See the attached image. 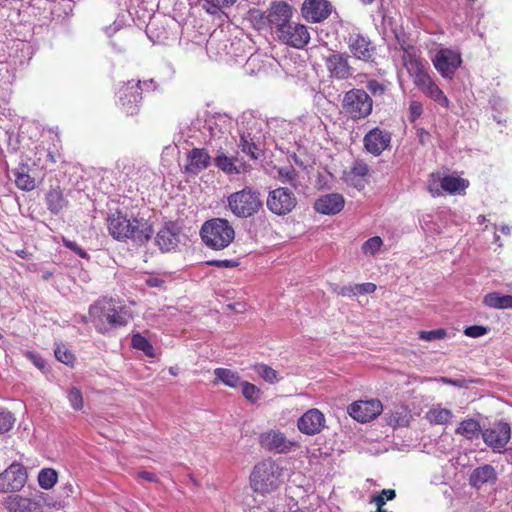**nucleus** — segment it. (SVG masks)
Returning a JSON list of instances; mask_svg holds the SVG:
<instances>
[{"label":"nucleus","instance_id":"1","mask_svg":"<svg viewBox=\"0 0 512 512\" xmlns=\"http://www.w3.org/2000/svg\"><path fill=\"white\" fill-rule=\"evenodd\" d=\"M403 65L409 75L413 78V83L427 97L437 102L440 106L447 108L449 100L430 77L423 60L416 54L413 47L404 49Z\"/></svg>","mask_w":512,"mask_h":512},{"label":"nucleus","instance_id":"2","mask_svg":"<svg viewBox=\"0 0 512 512\" xmlns=\"http://www.w3.org/2000/svg\"><path fill=\"white\" fill-rule=\"evenodd\" d=\"M109 233L114 239H132L138 243L147 242L153 235L152 226L144 219H130L123 212L116 210L107 218Z\"/></svg>","mask_w":512,"mask_h":512},{"label":"nucleus","instance_id":"3","mask_svg":"<svg viewBox=\"0 0 512 512\" xmlns=\"http://www.w3.org/2000/svg\"><path fill=\"white\" fill-rule=\"evenodd\" d=\"M283 468L271 459H263L258 462L250 475L252 490L262 496L276 491L282 484Z\"/></svg>","mask_w":512,"mask_h":512},{"label":"nucleus","instance_id":"4","mask_svg":"<svg viewBox=\"0 0 512 512\" xmlns=\"http://www.w3.org/2000/svg\"><path fill=\"white\" fill-rule=\"evenodd\" d=\"M200 235L207 247L222 250L232 243L235 231L228 220L213 218L202 225Z\"/></svg>","mask_w":512,"mask_h":512},{"label":"nucleus","instance_id":"5","mask_svg":"<svg viewBox=\"0 0 512 512\" xmlns=\"http://www.w3.org/2000/svg\"><path fill=\"white\" fill-rule=\"evenodd\" d=\"M262 206L261 193L248 186L227 197V207L237 218L252 217L261 210Z\"/></svg>","mask_w":512,"mask_h":512},{"label":"nucleus","instance_id":"6","mask_svg":"<svg viewBox=\"0 0 512 512\" xmlns=\"http://www.w3.org/2000/svg\"><path fill=\"white\" fill-rule=\"evenodd\" d=\"M341 107L348 119L358 122L371 115L373 99L365 90L353 88L344 93Z\"/></svg>","mask_w":512,"mask_h":512},{"label":"nucleus","instance_id":"7","mask_svg":"<svg viewBox=\"0 0 512 512\" xmlns=\"http://www.w3.org/2000/svg\"><path fill=\"white\" fill-rule=\"evenodd\" d=\"M468 186V180L455 175H442L440 172L431 173L427 182V190L433 197L442 196L444 192L461 194Z\"/></svg>","mask_w":512,"mask_h":512},{"label":"nucleus","instance_id":"8","mask_svg":"<svg viewBox=\"0 0 512 512\" xmlns=\"http://www.w3.org/2000/svg\"><path fill=\"white\" fill-rule=\"evenodd\" d=\"M293 14L292 7L284 1L272 2L265 13H258L259 20H256L257 29L270 28L276 30L291 21Z\"/></svg>","mask_w":512,"mask_h":512},{"label":"nucleus","instance_id":"9","mask_svg":"<svg viewBox=\"0 0 512 512\" xmlns=\"http://www.w3.org/2000/svg\"><path fill=\"white\" fill-rule=\"evenodd\" d=\"M142 82L128 81L121 85L118 89V106L126 116H134L138 114L139 104L142 100Z\"/></svg>","mask_w":512,"mask_h":512},{"label":"nucleus","instance_id":"10","mask_svg":"<svg viewBox=\"0 0 512 512\" xmlns=\"http://www.w3.org/2000/svg\"><path fill=\"white\" fill-rule=\"evenodd\" d=\"M278 40L295 49H303L310 41L308 28L301 23L290 21L276 30Z\"/></svg>","mask_w":512,"mask_h":512},{"label":"nucleus","instance_id":"11","mask_svg":"<svg viewBox=\"0 0 512 512\" xmlns=\"http://www.w3.org/2000/svg\"><path fill=\"white\" fill-rule=\"evenodd\" d=\"M266 204L268 209L276 215H286L297 205V198L293 191L279 187L269 192Z\"/></svg>","mask_w":512,"mask_h":512},{"label":"nucleus","instance_id":"12","mask_svg":"<svg viewBox=\"0 0 512 512\" xmlns=\"http://www.w3.org/2000/svg\"><path fill=\"white\" fill-rule=\"evenodd\" d=\"M260 446L273 453L287 454L299 447V443L288 439L280 430H269L259 436Z\"/></svg>","mask_w":512,"mask_h":512},{"label":"nucleus","instance_id":"13","mask_svg":"<svg viewBox=\"0 0 512 512\" xmlns=\"http://www.w3.org/2000/svg\"><path fill=\"white\" fill-rule=\"evenodd\" d=\"M484 443L494 452H502L511 438V428L507 422L498 421L482 431Z\"/></svg>","mask_w":512,"mask_h":512},{"label":"nucleus","instance_id":"14","mask_svg":"<svg viewBox=\"0 0 512 512\" xmlns=\"http://www.w3.org/2000/svg\"><path fill=\"white\" fill-rule=\"evenodd\" d=\"M347 411L360 423H367L377 418L383 411V405L378 399L359 400L351 403Z\"/></svg>","mask_w":512,"mask_h":512},{"label":"nucleus","instance_id":"15","mask_svg":"<svg viewBox=\"0 0 512 512\" xmlns=\"http://www.w3.org/2000/svg\"><path fill=\"white\" fill-rule=\"evenodd\" d=\"M324 63L331 79L347 80L353 74V67L349 63V55L345 52H333L325 57Z\"/></svg>","mask_w":512,"mask_h":512},{"label":"nucleus","instance_id":"16","mask_svg":"<svg viewBox=\"0 0 512 512\" xmlns=\"http://www.w3.org/2000/svg\"><path fill=\"white\" fill-rule=\"evenodd\" d=\"M392 134L388 130L374 127L363 138L364 149L373 156H380L391 146Z\"/></svg>","mask_w":512,"mask_h":512},{"label":"nucleus","instance_id":"17","mask_svg":"<svg viewBox=\"0 0 512 512\" xmlns=\"http://www.w3.org/2000/svg\"><path fill=\"white\" fill-rule=\"evenodd\" d=\"M26 468L19 463H12L4 472L0 473V491H19L27 480Z\"/></svg>","mask_w":512,"mask_h":512},{"label":"nucleus","instance_id":"18","mask_svg":"<svg viewBox=\"0 0 512 512\" xmlns=\"http://www.w3.org/2000/svg\"><path fill=\"white\" fill-rule=\"evenodd\" d=\"M348 48L355 59L367 63L374 62L376 48L367 36L361 33L351 34Z\"/></svg>","mask_w":512,"mask_h":512},{"label":"nucleus","instance_id":"19","mask_svg":"<svg viewBox=\"0 0 512 512\" xmlns=\"http://www.w3.org/2000/svg\"><path fill=\"white\" fill-rule=\"evenodd\" d=\"M461 62L460 55L448 49L440 50L433 60L436 70L446 78H451L454 75Z\"/></svg>","mask_w":512,"mask_h":512},{"label":"nucleus","instance_id":"20","mask_svg":"<svg viewBox=\"0 0 512 512\" xmlns=\"http://www.w3.org/2000/svg\"><path fill=\"white\" fill-rule=\"evenodd\" d=\"M297 426L303 434H318L325 426V416L319 409H309L299 418Z\"/></svg>","mask_w":512,"mask_h":512},{"label":"nucleus","instance_id":"21","mask_svg":"<svg viewBox=\"0 0 512 512\" xmlns=\"http://www.w3.org/2000/svg\"><path fill=\"white\" fill-rule=\"evenodd\" d=\"M301 11L306 20L318 23L330 16L331 4L327 0H305Z\"/></svg>","mask_w":512,"mask_h":512},{"label":"nucleus","instance_id":"22","mask_svg":"<svg viewBox=\"0 0 512 512\" xmlns=\"http://www.w3.org/2000/svg\"><path fill=\"white\" fill-rule=\"evenodd\" d=\"M215 166L227 175H238L248 172L250 166L237 156H227L223 151H218L214 158Z\"/></svg>","mask_w":512,"mask_h":512},{"label":"nucleus","instance_id":"23","mask_svg":"<svg viewBox=\"0 0 512 512\" xmlns=\"http://www.w3.org/2000/svg\"><path fill=\"white\" fill-rule=\"evenodd\" d=\"M345 205L343 195L330 193L320 196L314 203V209L324 215H335L341 212Z\"/></svg>","mask_w":512,"mask_h":512},{"label":"nucleus","instance_id":"24","mask_svg":"<svg viewBox=\"0 0 512 512\" xmlns=\"http://www.w3.org/2000/svg\"><path fill=\"white\" fill-rule=\"evenodd\" d=\"M211 157L204 148H193L187 155L185 171L190 174H197L209 167Z\"/></svg>","mask_w":512,"mask_h":512},{"label":"nucleus","instance_id":"25","mask_svg":"<svg viewBox=\"0 0 512 512\" xmlns=\"http://www.w3.org/2000/svg\"><path fill=\"white\" fill-rule=\"evenodd\" d=\"M496 481V470L490 464L475 468L469 477V484L476 489H480L485 484H494Z\"/></svg>","mask_w":512,"mask_h":512},{"label":"nucleus","instance_id":"26","mask_svg":"<svg viewBox=\"0 0 512 512\" xmlns=\"http://www.w3.org/2000/svg\"><path fill=\"white\" fill-rule=\"evenodd\" d=\"M45 201L48 210L52 214H59L68 206V200L65 198L60 186L50 188L46 194Z\"/></svg>","mask_w":512,"mask_h":512},{"label":"nucleus","instance_id":"27","mask_svg":"<svg viewBox=\"0 0 512 512\" xmlns=\"http://www.w3.org/2000/svg\"><path fill=\"white\" fill-rule=\"evenodd\" d=\"M179 242V235L170 227H163L156 236V243L164 252L175 249Z\"/></svg>","mask_w":512,"mask_h":512},{"label":"nucleus","instance_id":"28","mask_svg":"<svg viewBox=\"0 0 512 512\" xmlns=\"http://www.w3.org/2000/svg\"><path fill=\"white\" fill-rule=\"evenodd\" d=\"M453 418L451 410L442 408L440 405H435L426 413V419L433 425H446Z\"/></svg>","mask_w":512,"mask_h":512},{"label":"nucleus","instance_id":"29","mask_svg":"<svg viewBox=\"0 0 512 512\" xmlns=\"http://www.w3.org/2000/svg\"><path fill=\"white\" fill-rule=\"evenodd\" d=\"M455 433L465 437L468 440L477 439L481 431L480 423L475 419H466L459 423Z\"/></svg>","mask_w":512,"mask_h":512},{"label":"nucleus","instance_id":"30","mask_svg":"<svg viewBox=\"0 0 512 512\" xmlns=\"http://www.w3.org/2000/svg\"><path fill=\"white\" fill-rule=\"evenodd\" d=\"M238 146L244 154L250 157V159H259L260 149L250 132L244 131L240 134Z\"/></svg>","mask_w":512,"mask_h":512},{"label":"nucleus","instance_id":"31","mask_svg":"<svg viewBox=\"0 0 512 512\" xmlns=\"http://www.w3.org/2000/svg\"><path fill=\"white\" fill-rule=\"evenodd\" d=\"M483 304L493 309L512 308V295H501L498 292H490L484 296Z\"/></svg>","mask_w":512,"mask_h":512},{"label":"nucleus","instance_id":"32","mask_svg":"<svg viewBox=\"0 0 512 512\" xmlns=\"http://www.w3.org/2000/svg\"><path fill=\"white\" fill-rule=\"evenodd\" d=\"M33 504L29 498L20 495H10L4 502L5 508L9 512H30Z\"/></svg>","mask_w":512,"mask_h":512},{"label":"nucleus","instance_id":"33","mask_svg":"<svg viewBox=\"0 0 512 512\" xmlns=\"http://www.w3.org/2000/svg\"><path fill=\"white\" fill-rule=\"evenodd\" d=\"M214 375V383L222 382L230 388H237L242 383L240 376L236 372L227 368H216L214 370Z\"/></svg>","mask_w":512,"mask_h":512},{"label":"nucleus","instance_id":"34","mask_svg":"<svg viewBox=\"0 0 512 512\" xmlns=\"http://www.w3.org/2000/svg\"><path fill=\"white\" fill-rule=\"evenodd\" d=\"M36 149L40 153L45 154L44 159H42L41 157H37V161L34 162L35 165H38L43 169H47L48 167L55 165L61 156L59 150L56 148L55 145H53V147L48 148L39 145L36 147Z\"/></svg>","mask_w":512,"mask_h":512},{"label":"nucleus","instance_id":"35","mask_svg":"<svg viewBox=\"0 0 512 512\" xmlns=\"http://www.w3.org/2000/svg\"><path fill=\"white\" fill-rule=\"evenodd\" d=\"M16 186L24 191H31L35 188V179L30 176L26 166H21L15 172Z\"/></svg>","mask_w":512,"mask_h":512},{"label":"nucleus","instance_id":"36","mask_svg":"<svg viewBox=\"0 0 512 512\" xmlns=\"http://www.w3.org/2000/svg\"><path fill=\"white\" fill-rule=\"evenodd\" d=\"M253 370L266 382L274 384L279 380V373L269 365L258 363L253 366Z\"/></svg>","mask_w":512,"mask_h":512},{"label":"nucleus","instance_id":"37","mask_svg":"<svg viewBox=\"0 0 512 512\" xmlns=\"http://www.w3.org/2000/svg\"><path fill=\"white\" fill-rule=\"evenodd\" d=\"M58 480V474L56 470L52 468H44L39 472L38 483L43 489H51Z\"/></svg>","mask_w":512,"mask_h":512},{"label":"nucleus","instance_id":"38","mask_svg":"<svg viewBox=\"0 0 512 512\" xmlns=\"http://www.w3.org/2000/svg\"><path fill=\"white\" fill-rule=\"evenodd\" d=\"M131 345L133 348L141 350L148 357H154V348L150 341L141 334H134L132 336Z\"/></svg>","mask_w":512,"mask_h":512},{"label":"nucleus","instance_id":"39","mask_svg":"<svg viewBox=\"0 0 512 512\" xmlns=\"http://www.w3.org/2000/svg\"><path fill=\"white\" fill-rule=\"evenodd\" d=\"M242 395L251 403H256L261 397V390L254 384L243 381L241 383Z\"/></svg>","mask_w":512,"mask_h":512},{"label":"nucleus","instance_id":"40","mask_svg":"<svg viewBox=\"0 0 512 512\" xmlns=\"http://www.w3.org/2000/svg\"><path fill=\"white\" fill-rule=\"evenodd\" d=\"M67 399L69 401L70 406L76 410H82L84 406V399L81 390L77 387H72L67 392Z\"/></svg>","mask_w":512,"mask_h":512},{"label":"nucleus","instance_id":"41","mask_svg":"<svg viewBox=\"0 0 512 512\" xmlns=\"http://www.w3.org/2000/svg\"><path fill=\"white\" fill-rule=\"evenodd\" d=\"M383 245L381 237L374 236L367 239L362 245V252L365 255H375Z\"/></svg>","mask_w":512,"mask_h":512},{"label":"nucleus","instance_id":"42","mask_svg":"<svg viewBox=\"0 0 512 512\" xmlns=\"http://www.w3.org/2000/svg\"><path fill=\"white\" fill-rule=\"evenodd\" d=\"M297 171L292 166L280 168L278 170V178L283 183H290L293 187H297Z\"/></svg>","mask_w":512,"mask_h":512},{"label":"nucleus","instance_id":"43","mask_svg":"<svg viewBox=\"0 0 512 512\" xmlns=\"http://www.w3.org/2000/svg\"><path fill=\"white\" fill-rule=\"evenodd\" d=\"M236 1L237 0H206V11L209 14L215 15L221 9L231 7Z\"/></svg>","mask_w":512,"mask_h":512},{"label":"nucleus","instance_id":"44","mask_svg":"<svg viewBox=\"0 0 512 512\" xmlns=\"http://www.w3.org/2000/svg\"><path fill=\"white\" fill-rule=\"evenodd\" d=\"M55 357L58 361L72 366L75 361L74 354L64 346H57L54 350Z\"/></svg>","mask_w":512,"mask_h":512},{"label":"nucleus","instance_id":"45","mask_svg":"<svg viewBox=\"0 0 512 512\" xmlns=\"http://www.w3.org/2000/svg\"><path fill=\"white\" fill-rule=\"evenodd\" d=\"M366 88L373 96H382L386 93L388 85L385 82H380L376 79H369L366 82Z\"/></svg>","mask_w":512,"mask_h":512},{"label":"nucleus","instance_id":"46","mask_svg":"<svg viewBox=\"0 0 512 512\" xmlns=\"http://www.w3.org/2000/svg\"><path fill=\"white\" fill-rule=\"evenodd\" d=\"M396 497V492L394 489H383L379 494L374 495L372 498V502L380 508V506H384L386 501L393 500Z\"/></svg>","mask_w":512,"mask_h":512},{"label":"nucleus","instance_id":"47","mask_svg":"<svg viewBox=\"0 0 512 512\" xmlns=\"http://www.w3.org/2000/svg\"><path fill=\"white\" fill-rule=\"evenodd\" d=\"M447 335V331L443 328L430 330V331H420L418 336L421 340L424 341H433L445 338Z\"/></svg>","mask_w":512,"mask_h":512},{"label":"nucleus","instance_id":"48","mask_svg":"<svg viewBox=\"0 0 512 512\" xmlns=\"http://www.w3.org/2000/svg\"><path fill=\"white\" fill-rule=\"evenodd\" d=\"M14 423L15 418L11 412L0 410V433L8 432Z\"/></svg>","mask_w":512,"mask_h":512},{"label":"nucleus","instance_id":"49","mask_svg":"<svg viewBox=\"0 0 512 512\" xmlns=\"http://www.w3.org/2000/svg\"><path fill=\"white\" fill-rule=\"evenodd\" d=\"M423 113V105L420 101L412 100L409 103L408 119L414 123Z\"/></svg>","mask_w":512,"mask_h":512},{"label":"nucleus","instance_id":"50","mask_svg":"<svg viewBox=\"0 0 512 512\" xmlns=\"http://www.w3.org/2000/svg\"><path fill=\"white\" fill-rule=\"evenodd\" d=\"M489 328L481 325L468 326L464 330V334L471 338H478L487 334Z\"/></svg>","mask_w":512,"mask_h":512},{"label":"nucleus","instance_id":"51","mask_svg":"<svg viewBox=\"0 0 512 512\" xmlns=\"http://www.w3.org/2000/svg\"><path fill=\"white\" fill-rule=\"evenodd\" d=\"M368 171H369V169H368V166L366 163L355 162L353 164L350 172L348 173L347 177L355 176V177L363 178L368 174Z\"/></svg>","mask_w":512,"mask_h":512},{"label":"nucleus","instance_id":"52","mask_svg":"<svg viewBox=\"0 0 512 512\" xmlns=\"http://www.w3.org/2000/svg\"><path fill=\"white\" fill-rule=\"evenodd\" d=\"M107 322L110 326H125L127 324V320L125 317L117 313L115 310H112V313H108L105 315Z\"/></svg>","mask_w":512,"mask_h":512},{"label":"nucleus","instance_id":"53","mask_svg":"<svg viewBox=\"0 0 512 512\" xmlns=\"http://www.w3.org/2000/svg\"><path fill=\"white\" fill-rule=\"evenodd\" d=\"M62 242H63L65 247H67L70 250L74 251L79 257H81L83 259L88 258L87 252L83 248H81L79 245H77L75 242H73V241H71V240H69L67 238H63Z\"/></svg>","mask_w":512,"mask_h":512},{"label":"nucleus","instance_id":"54","mask_svg":"<svg viewBox=\"0 0 512 512\" xmlns=\"http://www.w3.org/2000/svg\"><path fill=\"white\" fill-rule=\"evenodd\" d=\"M357 294H372L376 291L377 286L374 283L366 282L362 284H356Z\"/></svg>","mask_w":512,"mask_h":512},{"label":"nucleus","instance_id":"55","mask_svg":"<svg viewBox=\"0 0 512 512\" xmlns=\"http://www.w3.org/2000/svg\"><path fill=\"white\" fill-rule=\"evenodd\" d=\"M209 265L216 266V267H225V268H233L237 267L239 265V262L232 259H225V260H212L208 262Z\"/></svg>","mask_w":512,"mask_h":512},{"label":"nucleus","instance_id":"56","mask_svg":"<svg viewBox=\"0 0 512 512\" xmlns=\"http://www.w3.org/2000/svg\"><path fill=\"white\" fill-rule=\"evenodd\" d=\"M103 308L100 305V302L91 305L89 308V316L92 319V322L98 327V323L96 322V318L100 316Z\"/></svg>","mask_w":512,"mask_h":512},{"label":"nucleus","instance_id":"57","mask_svg":"<svg viewBox=\"0 0 512 512\" xmlns=\"http://www.w3.org/2000/svg\"><path fill=\"white\" fill-rule=\"evenodd\" d=\"M338 294L343 297H352L357 294L356 284L355 285H349V286H343L338 290Z\"/></svg>","mask_w":512,"mask_h":512},{"label":"nucleus","instance_id":"58","mask_svg":"<svg viewBox=\"0 0 512 512\" xmlns=\"http://www.w3.org/2000/svg\"><path fill=\"white\" fill-rule=\"evenodd\" d=\"M138 477L145 480V481H148V482H158V478H157V475L153 472H149V471H140L138 473Z\"/></svg>","mask_w":512,"mask_h":512},{"label":"nucleus","instance_id":"59","mask_svg":"<svg viewBox=\"0 0 512 512\" xmlns=\"http://www.w3.org/2000/svg\"><path fill=\"white\" fill-rule=\"evenodd\" d=\"M164 281L157 277H149L146 279V284L149 287H161L163 285Z\"/></svg>","mask_w":512,"mask_h":512},{"label":"nucleus","instance_id":"60","mask_svg":"<svg viewBox=\"0 0 512 512\" xmlns=\"http://www.w3.org/2000/svg\"><path fill=\"white\" fill-rule=\"evenodd\" d=\"M29 358L33 361V363L39 368L44 369L45 362L43 359L36 357L35 355L29 353Z\"/></svg>","mask_w":512,"mask_h":512},{"label":"nucleus","instance_id":"61","mask_svg":"<svg viewBox=\"0 0 512 512\" xmlns=\"http://www.w3.org/2000/svg\"><path fill=\"white\" fill-rule=\"evenodd\" d=\"M417 134H418V136H419V138H420V142H421V143H423V142H424V141H423V137H424V135H428V133H427V132L425 131V129H423V128L418 129V130H417Z\"/></svg>","mask_w":512,"mask_h":512},{"label":"nucleus","instance_id":"62","mask_svg":"<svg viewBox=\"0 0 512 512\" xmlns=\"http://www.w3.org/2000/svg\"><path fill=\"white\" fill-rule=\"evenodd\" d=\"M463 383H464V381H462V380H453V379H452V383H451V385H453V386H457V387H462V386H463Z\"/></svg>","mask_w":512,"mask_h":512},{"label":"nucleus","instance_id":"63","mask_svg":"<svg viewBox=\"0 0 512 512\" xmlns=\"http://www.w3.org/2000/svg\"><path fill=\"white\" fill-rule=\"evenodd\" d=\"M440 380H441L443 383H445V384H450V385H451V383H452V379L447 378V377H441V379H440Z\"/></svg>","mask_w":512,"mask_h":512},{"label":"nucleus","instance_id":"64","mask_svg":"<svg viewBox=\"0 0 512 512\" xmlns=\"http://www.w3.org/2000/svg\"><path fill=\"white\" fill-rule=\"evenodd\" d=\"M501 231L505 234H509L510 228L508 226H502Z\"/></svg>","mask_w":512,"mask_h":512}]
</instances>
